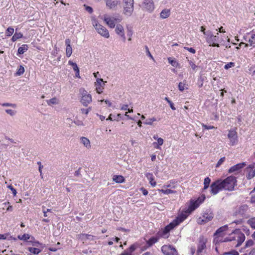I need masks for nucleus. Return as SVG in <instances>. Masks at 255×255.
I'll use <instances>...</instances> for the list:
<instances>
[{
	"label": "nucleus",
	"mask_w": 255,
	"mask_h": 255,
	"mask_svg": "<svg viewBox=\"0 0 255 255\" xmlns=\"http://www.w3.org/2000/svg\"><path fill=\"white\" fill-rule=\"evenodd\" d=\"M90 109H91L90 108L87 109H82L81 110V113H82V114H86V115H87V114L89 113V111H90Z\"/></svg>",
	"instance_id": "13d9d810"
},
{
	"label": "nucleus",
	"mask_w": 255,
	"mask_h": 255,
	"mask_svg": "<svg viewBox=\"0 0 255 255\" xmlns=\"http://www.w3.org/2000/svg\"><path fill=\"white\" fill-rule=\"evenodd\" d=\"M66 56L69 57L72 53V49L71 46L66 47Z\"/></svg>",
	"instance_id": "79ce46f5"
},
{
	"label": "nucleus",
	"mask_w": 255,
	"mask_h": 255,
	"mask_svg": "<svg viewBox=\"0 0 255 255\" xmlns=\"http://www.w3.org/2000/svg\"><path fill=\"white\" fill-rule=\"evenodd\" d=\"M79 238L83 240H89L92 241L94 240V237L91 235L82 234L79 235Z\"/></svg>",
	"instance_id": "bb28decb"
},
{
	"label": "nucleus",
	"mask_w": 255,
	"mask_h": 255,
	"mask_svg": "<svg viewBox=\"0 0 255 255\" xmlns=\"http://www.w3.org/2000/svg\"><path fill=\"white\" fill-rule=\"evenodd\" d=\"M248 224L251 226V227L255 229V217L251 218L248 221Z\"/></svg>",
	"instance_id": "c9c22d12"
},
{
	"label": "nucleus",
	"mask_w": 255,
	"mask_h": 255,
	"mask_svg": "<svg viewBox=\"0 0 255 255\" xmlns=\"http://www.w3.org/2000/svg\"><path fill=\"white\" fill-rule=\"evenodd\" d=\"M206 40L210 46L219 47V44L217 43L218 41L219 37L217 35H214L210 31H207L205 33Z\"/></svg>",
	"instance_id": "6e6552de"
},
{
	"label": "nucleus",
	"mask_w": 255,
	"mask_h": 255,
	"mask_svg": "<svg viewBox=\"0 0 255 255\" xmlns=\"http://www.w3.org/2000/svg\"><path fill=\"white\" fill-rule=\"evenodd\" d=\"M254 245V242L253 240L250 239L246 242L245 248H248L253 246Z\"/></svg>",
	"instance_id": "ea45409f"
},
{
	"label": "nucleus",
	"mask_w": 255,
	"mask_h": 255,
	"mask_svg": "<svg viewBox=\"0 0 255 255\" xmlns=\"http://www.w3.org/2000/svg\"><path fill=\"white\" fill-rule=\"evenodd\" d=\"M81 142L84 145L87 149L91 148L90 141L89 139L85 137H81Z\"/></svg>",
	"instance_id": "393cba45"
},
{
	"label": "nucleus",
	"mask_w": 255,
	"mask_h": 255,
	"mask_svg": "<svg viewBox=\"0 0 255 255\" xmlns=\"http://www.w3.org/2000/svg\"><path fill=\"white\" fill-rule=\"evenodd\" d=\"M246 165L245 162H242L240 163L237 164L236 165L232 166L229 170V172H233L236 171H238Z\"/></svg>",
	"instance_id": "aec40b11"
},
{
	"label": "nucleus",
	"mask_w": 255,
	"mask_h": 255,
	"mask_svg": "<svg viewBox=\"0 0 255 255\" xmlns=\"http://www.w3.org/2000/svg\"><path fill=\"white\" fill-rule=\"evenodd\" d=\"M188 61L192 69L195 70L196 68L197 67V66L195 64L194 62L189 60H188Z\"/></svg>",
	"instance_id": "3c124183"
},
{
	"label": "nucleus",
	"mask_w": 255,
	"mask_h": 255,
	"mask_svg": "<svg viewBox=\"0 0 255 255\" xmlns=\"http://www.w3.org/2000/svg\"><path fill=\"white\" fill-rule=\"evenodd\" d=\"M162 252L165 255H178L176 250L169 245H164L161 248Z\"/></svg>",
	"instance_id": "f8f14e48"
},
{
	"label": "nucleus",
	"mask_w": 255,
	"mask_h": 255,
	"mask_svg": "<svg viewBox=\"0 0 255 255\" xmlns=\"http://www.w3.org/2000/svg\"><path fill=\"white\" fill-rule=\"evenodd\" d=\"M168 104H169L170 107L172 110H176L175 107L174 106L173 103L171 101H168Z\"/></svg>",
	"instance_id": "0e129e2a"
},
{
	"label": "nucleus",
	"mask_w": 255,
	"mask_h": 255,
	"mask_svg": "<svg viewBox=\"0 0 255 255\" xmlns=\"http://www.w3.org/2000/svg\"><path fill=\"white\" fill-rule=\"evenodd\" d=\"M47 103L49 106L56 105L59 103V100L56 98H53L49 100H47Z\"/></svg>",
	"instance_id": "c756f323"
},
{
	"label": "nucleus",
	"mask_w": 255,
	"mask_h": 255,
	"mask_svg": "<svg viewBox=\"0 0 255 255\" xmlns=\"http://www.w3.org/2000/svg\"><path fill=\"white\" fill-rule=\"evenodd\" d=\"M159 192H161L165 194H169L172 193H174L176 192L175 191L171 190V189H158Z\"/></svg>",
	"instance_id": "f704fd0d"
},
{
	"label": "nucleus",
	"mask_w": 255,
	"mask_h": 255,
	"mask_svg": "<svg viewBox=\"0 0 255 255\" xmlns=\"http://www.w3.org/2000/svg\"><path fill=\"white\" fill-rule=\"evenodd\" d=\"M171 14L170 9L165 8L163 9L160 14V17L162 19L168 18Z\"/></svg>",
	"instance_id": "412c9836"
},
{
	"label": "nucleus",
	"mask_w": 255,
	"mask_h": 255,
	"mask_svg": "<svg viewBox=\"0 0 255 255\" xmlns=\"http://www.w3.org/2000/svg\"><path fill=\"white\" fill-rule=\"evenodd\" d=\"M121 109L123 110H128V105H123L122 107H121Z\"/></svg>",
	"instance_id": "774afa93"
},
{
	"label": "nucleus",
	"mask_w": 255,
	"mask_h": 255,
	"mask_svg": "<svg viewBox=\"0 0 255 255\" xmlns=\"http://www.w3.org/2000/svg\"><path fill=\"white\" fill-rule=\"evenodd\" d=\"M28 250L34 255H38L41 252L40 249L36 248H28Z\"/></svg>",
	"instance_id": "7c9ffc66"
},
{
	"label": "nucleus",
	"mask_w": 255,
	"mask_h": 255,
	"mask_svg": "<svg viewBox=\"0 0 255 255\" xmlns=\"http://www.w3.org/2000/svg\"><path fill=\"white\" fill-rule=\"evenodd\" d=\"M5 112L7 114L10 115L11 116H14L15 114V113H16L15 111H13L12 110H11V109H6V110H5Z\"/></svg>",
	"instance_id": "8fccbe9b"
},
{
	"label": "nucleus",
	"mask_w": 255,
	"mask_h": 255,
	"mask_svg": "<svg viewBox=\"0 0 255 255\" xmlns=\"http://www.w3.org/2000/svg\"><path fill=\"white\" fill-rule=\"evenodd\" d=\"M113 180L116 183H121L125 182V178L122 175H114Z\"/></svg>",
	"instance_id": "a878e982"
},
{
	"label": "nucleus",
	"mask_w": 255,
	"mask_h": 255,
	"mask_svg": "<svg viewBox=\"0 0 255 255\" xmlns=\"http://www.w3.org/2000/svg\"><path fill=\"white\" fill-rule=\"evenodd\" d=\"M210 182H211V179L210 178L206 177L205 178L204 181V186L203 190L207 189L209 187Z\"/></svg>",
	"instance_id": "2f4dec72"
},
{
	"label": "nucleus",
	"mask_w": 255,
	"mask_h": 255,
	"mask_svg": "<svg viewBox=\"0 0 255 255\" xmlns=\"http://www.w3.org/2000/svg\"><path fill=\"white\" fill-rule=\"evenodd\" d=\"M23 35L21 33H17L15 32L13 36L12 37L11 40L12 41H15L17 39L21 38L22 37Z\"/></svg>",
	"instance_id": "473e14b6"
},
{
	"label": "nucleus",
	"mask_w": 255,
	"mask_h": 255,
	"mask_svg": "<svg viewBox=\"0 0 255 255\" xmlns=\"http://www.w3.org/2000/svg\"><path fill=\"white\" fill-rule=\"evenodd\" d=\"M140 191H141L142 194L144 195H147V194H148V191L145 189V188H144L143 187H142L140 188Z\"/></svg>",
	"instance_id": "052dcab7"
},
{
	"label": "nucleus",
	"mask_w": 255,
	"mask_h": 255,
	"mask_svg": "<svg viewBox=\"0 0 255 255\" xmlns=\"http://www.w3.org/2000/svg\"><path fill=\"white\" fill-rule=\"evenodd\" d=\"M150 119H148L144 122V124L147 125H152V122L150 121Z\"/></svg>",
	"instance_id": "680f3d73"
},
{
	"label": "nucleus",
	"mask_w": 255,
	"mask_h": 255,
	"mask_svg": "<svg viewBox=\"0 0 255 255\" xmlns=\"http://www.w3.org/2000/svg\"><path fill=\"white\" fill-rule=\"evenodd\" d=\"M17 238L20 240L27 241L30 238V236L28 234H24L21 236H18Z\"/></svg>",
	"instance_id": "4c0bfd02"
},
{
	"label": "nucleus",
	"mask_w": 255,
	"mask_h": 255,
	"mask_svg": "<svg viewBox=\"0 0 255 255\" xmlns=\"http://www.w3.org/2000/svg\"><path fill=\"white\" fill-rule=\"evenodd\" d=\"M228 137L230 139V145L234 146L238 143L237 132L235 130H230L228 134Z\"/></svg>",
	"instance_id": "ddd939ff"
},
{
	"label": "nucleus",
	"mask_w": 255,
	"mask_h": 255,
	"mask_svg": "<svg viewBox=\"0 0 255 255\" xmlns=\"http://www.w3.org/2000/svg\"><path fill=\"white\" fill-rule=\"evenodd\" d=\"M145 176L147 179L149 181V183L150 185L153 187L155 186L156 185V182L154 181V177L152 173H147L145 174Z\"/></svg>",
	"instance_id": "4be33fe9"
},
{
	"label": "nucleus",
	"mask_w": 255,
	"mask_h": 255,
	"mask_svg": "<svg viewBox=\"0 0 255 255\" xmlns=\"http://www.w3.org/2000/svg\"><path fill=\"white\" fill-rule=\"evenodd\" d=\"M205 199V195L202 196V197H199L198 199L195 201V202H192L190 206L189 207V208L187 210L186 213L190 214L193 211H194L195 209H196L200 204H201L204 200Z\"/></svg>",
	"instance_id": "9b49d317"
},
{
	"label": "nucleus",
	"mask_w": 255,
	"mask_h": 255,
	"mask_svg": "<svg viewBox=\"0 0 255 255\" xmlns=\"http://www.w3.org/2000/svg\"><path fill=\"white\" fill-rule=\"evenodd\" d=\"M185 84L182 82H180L179 83V85H178V88H179V90L181 91V92H183L184 91V90L185 89Z\"/></svg>",
	"instance_id": "603ef678"
},
{
	"label": "nucleus",
	"mask_w": 255,
	"mask_h": 255,
	"mask_svg": "<svg viewBox=\"0 0 255 255\" xmlns=\"http://www.w3.org/2000/svg\"><path fill=\"white\" fill-rule=\"evenodd\" d=\"M124 13L130 15L133 11V0H123Z\"/></svg>",
	"instance_id": "9d476101"
},
{
	"label": "nucleus",
	"mask_w": 255,
	"mask_h": 255,
	"mask_svg": "<svg viewBox=\"0 0 255 255\" xmlns=\"http://www.w3.org/2000/svg\"><path fill=\"white\" fill-rule=\"evenodd\" d=\"M248 174L247 177L248 179L253 178L255 176V163L250 165L246 169Z\"/></svg>",
	"instance_id": "dca6fc26"
},
{
	"label": "nucleus",
	"mask_w": 255,
	"mask_h": 255,
	"mask_svg": "<svg viewBox=\"0 0 255 255\" xmlns=\"http://www.w3.org/2000/svg\"><path fill=\"white\" fill-rule=\"evenodd\" d=\"M7 187L12 191L13 195L15 196L17 193L15 189H14L11 185H8Z\"/></svg>",
	"instance_id": "864d4df0"
},
{
	"label": "nucleus",
	"mask_w": 255,
	"mask_h": 255,
	"mask_svg": "<svg viewBox=\"0 0 255 255\" xmlns=\"http://www.w3.org/2000/svg\"><path fill=\"white\" fill-rule=\"evenodd\" d=\"M184 48L192 53L194 54L196 52V50L192 47H184Z\"/></svg>",
	"instance_id": "5fc2aeb1"
},
{
	"label": "nucleus",
	"mask_w": 255,
	"mask_h": 255,
	"mask_svg": "<svg viewBox=\"0 0 255 255\" xmlns=\"http://www.w3.org/2000/svg\"><path fill=\"white\" fill-rule=\"evenodd\" d=\"M85 7V10L89 12V13H92L93 11V8L92 7L88 6L86 4H84L83 5Z\"/></svg>",
	"instance_id": "49530a36"
},
{
	"label": "nucleus",
	"mask_w": 255,
	"mask_h": 255,
	"mask_svg": "<svg viewBox=\"0 0 255 255\" xmlns=\"http://www.w3.org/2000/svg\"><path fill=\"white\" fill-rule=\"evenodd\" d=\"M186 217L187 216L185 214H182L177 217L176 219L174 220L171 223L165 227L164 230V233H168L170 230L182 222Z\"/></svg>",
	"instance_id": "20e7f679"
},
{
	"label": "nucleus",
	"mask_w": 255,
	"mask_h": 255,
	"mask_svg": "<svg viewBox=\"0 0 255 255\" xmlns=\"http://www.w3.org/2000/svg\"><path fill=\"white\" fill-rule=\"evenodd\" d=\"M207 239L203 236H200L198 239L196 254L205 253L207 250Z\"/></svg>",
	"instance_id": "0eeeda50"
},
{
	"label": "nucleus",
	"mask_w": 255,
	"mask_h": 255,
	"mask_svg": "<svg viewBox=\"0 0 255 255\" xmlns=\"http://www.w3.org/2000/svg\"><path fill=\"white\" fill-rule=\"evenodd\" d=\"M104 82L103 79L98 78L95 82L96 90L98 93L100 94L103 92L104 89Z\"/></svg>",
	"instance_id": "f3484780"
},
{
	"label": "nucleus",
	"mask_w": 255,
	"mask_h": 255,
	"mask_svg": "<svg viewBox=\"0 0 255 255\" xmlns=\"http://www.w3.org/2000/svg\"><path fill=\"white\" fill-rule=\"evenodd\" d=\"M115 31L117 34L121 36L123 41L124 42H125L126 36L125 34L124 29L123 26L121 24H117L116 27Z\"/></svg>",
	"instance_id": "a211bd4d"
},
{
	"label": "nucleus",
	"mask_w": 255,
	"mask_h": 255,
	"mask_svg": "<svg viewBox=\"0 0 255 255\" xmlns=\"http://www.w3.org/2000/svg\"><path fill=\"white\" fill-rule=\"evenodd\" d=\"M3 107H12L15 108L16 105L11 103H3L1 105Z\"/></svg>",
	"instance_id": "4d7b16f0"
},
{
	"label": "nucleus",
	"mask_w": 255,
	"mask_h": 255,
	"mask_svg": "<svg viewBox=\"0 0 255 255\" xmlns=\"http://www.w3.org/2000/svg\"><path fill=\"white\" fill-rule=\"evenodd\" d=\"M245 240V235L240 230H236L229 237L225 239L224 242L233 241L234 242L233 245L236 247H238L244 242Z\"/></svg>",
	"instance_id": "f03ea898"
},
{
	"label": "nucleus",
	"mask_w": 255,
	"mask_h": 255,
	"mask_svg": "<svg viewBox=\"0 0 255 255\" xmlns=\"http://www.w3.org/2000/svg\"><path fill=\"white\" fill-rule=\"evenodd\" d=\"M81 168H79V169L76 170L75 172V176H79L80 175H81V173H80V170H81Z\"/></svg>",
	"instance_id": "338daca9"
},
{
	"label": "nucleus",
	"mask_w": 255,
	"mask_h": 255,
	"mask_svg": "<svg viewBox=\"0 0 255 255\" xmlns=\"http://www.w3.org/2000/svg\"><path fill=\"white\" fill-rule=\"evenodd\" d=\"M132 31L131 27H127V35L129 37L128 41L131 40V37L132 35Z\"/></svg>",
	"instance_id": "37998d69"
},
{
	"label": "nucleus",
	"mask_w": 255,
	"mask_h": 255,
	"mask_svg": "<svg viewBox=\"0 0 255 255\" xmlns=\"http://www.w3.org/2000/svg\"><path fill=\"white\" fill-rule=\"evenodd\" d=\"M104 20L111 28H114L116 23L122 21V18L119 15L113 16H109L108 15H104Z\"/></svg>",
	"instance_id": "39448f33"
},
{
	"label": "nucleus",
	"mask_w": 255,
	"mask_h": 255,
	"mask_svg": "<svg viewBox=\"0 0 255 255\" xmlns=\"http://www.w3.org/2000/svg\"><path fill=\"white\" fill-rule=\"evenodd\" d=\"M24 72V68L22 66L20 65L18 67V69L16 72V74L17 75L20 76V75H22L23 74Z\"/></svg>",
	"instance_id": "a19ab883"
},
{
	"label": "nucleus",
	"mask_w": 255,
	"mask_h": 255,
	"mask_svg": "<svg viewBox=\"0 0 255 255\" xmlns=\"http://www.w3.org/2000/svg\"><path fill=\"white\" fill-rule=\"evenodd\" d=\"M71 40L69 39H66L65 40V44L66 47L71 46L70 45Z\"/></svg>",
	"instance_id": "69168bd1"
},
{
	"label": "nucleus",
	"mask_w": 255,
	"mask_h": 255,
	"mask_svg": "<svg viewBox=\"0 0 255 255\" xmlns=\"http://www.w3.org/2000/svg\"><path fill=\"white\" fill-rule=\"evenodd\" d=\"M157 142H154L153 143V144L154 145L157 144V146H154V147L156 148L159 149V148H160L159 146L162 145L163 143V139L162 138L159 137L158 139H157Z\"/></svg>",
	"instance_id": "72a5a7b5"
},
{
	"label": "nucleus",
	"mask_w": 255,
	"mask_h": 255,
	"mask_svg": "<svg viewBox=\"0 0 255 255\" xmlns=\"http://www.w3.org/2000/svg\"><path fill=\"white\" fill-rule=\"evenodd\" d=\"M228 229V226L225 225L219 228L214 233L215 236H220L221 234L226 231Z\"/></svg>",
	"instance_id": "cd10ccee"
},
{
	"label": "nucleus",
	"mask_w": 255,
	"mask_h": 255,
	"mask_svg": "<svg viewBox=\"0 0 255 255\" xmlns=\"http://www.w3.org/2000/svg\"><path fill=\"white\" fill-rule=\"evenodd\" d=\"M14 32V29L11 27H9L6 29L5 34L7 36H10Z\"/></svg>",
	"instance_id": "58836bf2"
},
{
	"label": "nucleus",
	"mask_w": 255,
	"mask_h": 255,
	"mask_svg": "<svg viewBox=\"0 0 255 255\" xmlns=\"http://www.w3.org/2000/svg\"><path fill=\"white\" fill-rule=\"evenodd\" d=\"M118 3V0H106V5L110 9L115 7Z\"/></svg>",
	"instance_id": "b1692460"
},
{
	"label": "nucleus",
	"mask_w": 255,
	"mask_h": 255,
	"mask_svg": "<svg viewBox=\"0 0 255 255\" xmlns=\"http://www.w3.org/2000/svg\"><path fill=\"white\" fill-rule=\"evenodd\" d=\"M79 91L82 96L81 102L86 107L92 102V96L84 89H80Z\"/></svg>",
	"instance_id": "1a4fd4ad"
},
{
	"label": "nucleus",
	"mask_w": 255,
	"mask_h": 255,
	"mask_svg": "<svg viewBox=\"0 0 255 255\" xmlns=\"http://www.w3.org/2000/svg\"><path fill=\"white\" fill-rule=\"evenodd\" d=\"M235 65V63L231 62L227 63V64H226L224 66V68L225 69H228L231 67H234Z\"/></svg>",
	"instance_id": "a18cd8bd"
},
{
	"label": "nucleus",
	"mask_w": 255,
	"mask_h": 255,
	"mask_svg": "<svg viewBox=\"0 0 255 255\" xmlns=\"http://www.w3.org/2000/svg\"><path fill=\"white\" fill-rule=\"evenodd\" d=\"M236 185V178L230 176L224 180L219 179L213 182L211 185V192L213 195H216L222 190L233 191Z\"/></svg>",
	"instance_id": "f257e3e1"
},
{
	"label": "nucleus",
	"mask_w": 255,
	"mask_h": 255,
	"mask_svg": "<svg viewBox=\"0 0 255 255\" xmlns=\"http://www.w3.org/2000/svg\"><path fill=\"white\" fill-rule=\"evenodd\" d=\"M213 218V214L212 212L205 213L202 217L198 219V223L200 224H204L210 221Z\"/></svg>",
	"instance_id": "2eb2a0df"
},
{
	"label": "nucleus",
	"mask_w": 255,
	"mask_h": 255,
	"mask_svg": "<svg viewBox=\"0 0 255 255\" xmlns=\"http://www.w3.org/2000/svg\"><path fill=\"white\" fill-rule=\"evenodd\" d=\"M248 210V206L244 204L239 207H237L233 212V216L238 218L234 221L233 223L240 224L242 222V220L244 218H248L247 213Z\"/></svg>",
	"instance_id": "7ed1b4c3"
},
{
	"label": "nucleus",
	"mask_w": 255,
	"mask_h": 255,
	"mask_svg": "<svg viewBox=\"0 0 255 255\" xmlns=\"http://www.w3.org/2000/svg\"><path fill=\"white\" fill-rule=\"evenodd\" d=\"M203 127L206 129H214L215 128L213 126H207L204 124L202 125Z\"/></svg>",
	"instance_id": "6e6d98bb"
},
{
	"label": "nucleus",
	"mask_w": 255,
	"mask_h": 255,
	"mask_svg": "<svg viewBox=\"0 0 255 255\" xmlns=\"http://www.w3.org/2000/svg\"><path fill=\"white\" fill-rule=\"evenodd\" d=\"M145 49H146V52L147 55H148L150 58L153 59V57H152V55L151 54L150 52H149L148 48L147 47V46H145Z\"/></svg>",
	"instance_id": "e2e57ef3"
},
{
	"label": "nucleus",
	"mask_w": 255,
	"mask_h": 255,
	"mask_svg": "<svg viewBox=\"0 0 255 255\" xmlns=\"http://www.w3.org/2000/svg\"><path fill=\"white\" fill-rule=\"evenodd\" d=\"M225 160V157L221 158L217 162L216 167H219Z\"/></svg>",
	"instance_id": "09e8293b"
},
{
	"label": "nucleus",
	"mask_w": 255,
	"mask_h": 255,
	"mask_svg": "<svg viewBox=\"0 0 255 255\" xmlns=\"http://www.w3.org/2000/svg\"><path fill=\"white\" fill-rule=\"evenodd\" d=\"M142 8L144 10L151 12L154 9V5L152 0H144L142 3Z\"/></svg>",
	"instance_id": "4468645a"
},
{
	"label": "nucleus",
	"mask_w": 255,
	"mask_h": 255,
	"mask_svg": "<svg viewBox=\"0 0 255 255\" xmlns=\"http://www.w3.org/2000/svg\"><path fill=\"white\" fill-rule=\"evenodd\" d=\"M28 49V46L26 44H23L22 46L19 47L18 49V54H22L26 52Z\"/></svg>",
	"instance_id": "c85d7f7f"
},
{
	"label": "nucleus",
	"mask_w": 255,
	"mask_h": 255,
	"mask_svg": "<svg viewBox=\"0 0 255 255\" xmlns=\"http://www.w3.org/2000/svg\"><path fill=\"white\" fill-rule=\"evenodd\" d=\"M92 24L98 33L101 35L107 38L110 37L109 32L107 28L100 24L96 19L92 20Z\"/></svg>",
	"instance_id": "423d86ee"
},
{
	"label": "nucleus",
	"mask_w": 255,
	"mask_h": 255,
	"mask_svg": "<svg viewBox=\"0 0 255 255\" xmlns=\"http://www.w3.org/2000/svg\"><path fill=\"white\" fill-rule=\"evenodd\" d=\"M135 246L134 245H132L128 249L126 250L120 255H132V253L135 251Z\"/></svg>",
	"instance_id": "5701e85b"
},
{
	"label": "nucleus",
	"mask_w": 255,
	"mask_h": 255,
	"mask_svg": "<svg viewBox=\"0 0 255 255\" xmlns=\"http://www.w3.org/2000/svg\"><path fill=\"white\" fill-rule=\"evenodd\" d=\"M250 35V37L249 38L248 42H249V45L250 46H252L253 47H255V34L253 32L252 33H249L248 34L244 37L245 40H247V39L248 38V36Z\"/></svg>",
	"instance_id": "6ab92c4d"
},
{
	"label": "nucleus",
	"mask_w": 255,
	"mask_h": 255,
	"mask_svg": "<svg viewBox=\"0 0 255 255\" xmlns=\"http://www.w3.org/2000/svg\"><path fill=\"white\" fill-rule=\"evenodd\" d=\"M157 240L154 237H152L147 242V244L148 247L151 246L153 244L157 242Z\"/></svg>",
	"instance_id": "e433bc0d"
},
{
	"label": "nucleus",
	"mask_w": 255,
	"mask_h": 255,
	"mask_svg": "<svg viewBox=\"0 0 255 255\" xmlns=\"http://www.w3.org/2000/svg\"><path fill=\"white\" fill-rule=\"evenodd\" d=\"M168 60L169 63L173 66H176L177 65L178 63L176 61L172 59L171 58H168Z\"/></svg>",
	"instance_id": "de8ad7c7"
},
{
	"label": "nucleus",
	"mask_w": 255,
	"mask_h": 255,
	"mask_svg": "<svg viewBox=\"0 0 255 255\" xmlns=\"http://www.w3.org/2000/svg\"><path fill=\"white\" fill-rule=\"evenodd\" d=\"M42 212L43 213V214H44V216L45 217H48L49 216V214H47V212L46 211V209H45V207H44V206H42Z\"/></svg>",
	"instance_id": "bf43d9fd"
},
{
	"label": "nucleus",
	"mask_w": 255,
	"mask_h": 255,
	"mask_svg": "<svg viewBox=\"0 0 255 255\" xmlns=\"http://www.w3.org/2000/svg\"><path fill=\"white\" fill-rule=\"evenodd\" d=\"M69 65H71L73 67V70L76 72V71L79 70V68L78 67L76 63L73 62L71 61H69L68 62Z\"/></svg>",
	"instance_id": "c03bdc74"
}]
</instances>
